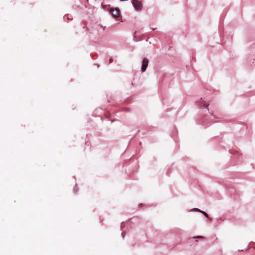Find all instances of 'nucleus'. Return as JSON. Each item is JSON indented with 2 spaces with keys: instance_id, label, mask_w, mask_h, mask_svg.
Returning <instances> with one entry per match:
<instances>
[{
  "instance_id": "0eeeda50",
  "label": "nucleus",
  "mask_w": 255,
  "mask_h": 255,
  "mask_svg": "<svg viewBox=\"0 0 255 255\" xmlns=\"http://www.w3.org/2000/svg\"><path fill=\"white\" fill-rule=\"evenodd\" d=\"M194 210L195 211H198V212H201L202 211H201L200 210H199V209H198V208H195Z\"/></svg>"
},
{
  "instance_id": "f03ea898",
  "label": "nucleus",
  "mask_w": 255,
  "mask_h": 255,
  "mask_svg": "<svg viewBox=\"0 0 255 255\" xmlns=\"http://www.w3.org/2000/svg\"><path fill=\"white\" fill-rule=\"evenodd\" d=\"M148 59L146 58H144L142 60V66H141V71L142 72H144L147 66H148Z\"/></svg>"
},
{
  "instance_id": "f257e3e1",
  "label": "nucleus",
  "mask_w": 255,
  "mask_h": 255,
  "mask_svg": "<svg viewBox=\"0 0 255 255\" xmlns=\"http://www.w3.org/2000/svg\"><path fill=\"white\" fill-rule=\"evenodd\" d=\"M132 4L134 8L137 10H140L142 8V4L140 1L137 0H133Z\"/></svg>"
},
{
  "instance_id": "423d86ee",
  "label": "nucleus",
  "mask_w": 255,
  "mask_h": 255,
  "mask_svg": "<svg viewBox=\"0 0 255 255\" xmlns=\"http://www.w3.org/2000/svg\"><path fill=\"white\" fill-rule=\"evenodd\" d=\"M203 105L205 107H207L209 106V104L206 103L205 102H203Z\"/></svg>"
},
{
  "instance_id": "20e7f679",
  "label": "nucleus",
  "mask_w": 255,
  "mask_h": 255,
  "mask_svg": "<svg viewBox=\"0 0 255 255\" xmlns=\"http://www.w3.org/2000/svg\"><path fill=\"white\" fill-rule=\"evenodd\" d=\"M193 238L194 239H203L204 237L201 236H196V237H194Z\"/></svg>"
},
{
  "instance_id": "7ed1b4c3",
  "label": "nucleus",
  "mask_w": 255,
  "mask_h": 255,
  "mask_svg": "<svg viewBox=\"0 0 255 255\" xmlns=\"http://www.w3.org/2000/svg\"><path fill=\"white\" fill-rule=\"evenodd\" d=\"M110 12L114 17H118L120 15V10L119 8H111Z\"/></svg>"
},
{
  "instance_id": "39448f33",
  "label": "nucleus",
  "mask_w": 255,
  "mask_h": 255,
  "mask_svg": "<svg viewBox=\"0 0 255 255\" xmlns=\"http://www.w3.org/2000/svg\"><path fill=\"white\" fill-rule=\"evenodd\" d=\"M201 213H203V214L204 215V216H205V217H208V214H207V213H206L205 212H204V211H202L201 212Z\"/></svg>"
}]
</instances>
